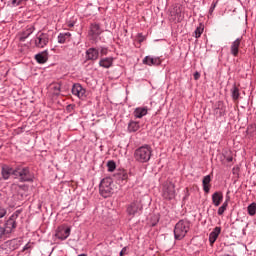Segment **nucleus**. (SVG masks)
<instances>
[{"mask_svg":"<svg viewBox=\"0 0 256 256\" xmlns=\"http://www.w3.org/2000/svg\"><path fill=\"white\" fill-rule=\"evenodd\" d=\"M153 155V148L145 144L137 148L134 152V159L137 163H149Z\"/></svg>","mask_w":256,"mask_h":256,"instance_id":"nucleus-1","label":"nucleus"},{"mask_svg":"<svg viewBox=\"0 0 256 256\" xmlns=\"http://www.w3.org/2000/svg\"><path fill=\"white\" fill-rule=\"evenodd\" d=\"M191 229V222L187 219L179 220L174 227V238L176 241L185 239L187 233Z\"/></svg>","mask_w":256,"mask_h":256,"instance_id":"nucleus-2","label":"nucleus"},{"mask_svg":"<svg viewBox=\"0 0 256 256\" xmlns=\"http://www.w3.org/2000/svg\"><path fill=\"white\" fill-rule=\"evenodd\" d=\"M14 177L15 179H19L20 183H33V179H35L29 167H23L21 165L14 168Z\"/></svg>","mask_w":256,"mask_h":256,"instance_id":"nucleus-3","label":"nucleus"},{"mask_svg":"<svg viewBox=\"0 0 256 256\" xmlns=\"http://www.w3.org/2000/svg\"><path fill=\"white\" fill-rule=\"evenodd\" d=\"M99 191L104 199L111 197V195H113V179L109 177L102 179L99 185Z\"/></svg>","mask_w":256,"mask_h":256,"instance_id":"nucleus-4","label":"nucleus"},{"mask_svg":"<svg viewBox=\"0 0 256 256\" xmlns=\"http://www.w3.org/2000/svg\"><path fill=\"white\" fill-rule=\"evenodd\" d=\"M176 192H175V183L173 182H167L163 185L162 189V197L166 201H172V199H175Z\"/></svg>","mask_w":256,"mask_h":256,"instance_id":"nucleus-5","label":"nucleus"},{"mask_svg":"<svg viewBox=\"0 0 256 256\" xmlns=\"http://www.w3.org/2000/svg\"><path fill=\"white\" fill-rule=\"evenodd\" d=\"M49 43V34L38 32L36 36L34 37V44L35 47L38 49H43V47H47V44Z\"/></svg>","mask_w":256,"mask_h":256,"instance_id":"nucleus-6","label":"nucleus"},{"mask_svg":"<svg viewBox=\"0 0 256 256\" xmlns=\"http://www.w3.org/2000/svg\"><path fill=\"white\" fill-rule=\"evenodd\" d=\"M19 218V211L13 213L5 223V232L12 233L13 229L17 228V219Z\"/></svg>","mask_w":256,"mask_h":256,"instance_id":"nucleus-7","label":"nucleus"},{"mask_svg":"<svg viewBox=\"0 0 256 256\" xmlns=\"http://www.w3.org/2000/svg\"><path fill=\"white\" fill-rule=\"evenodd\" d=\"M142 210H143V205L141 204V202L133 201L132 203L127 205L126 213L130 217H135V215H137V213H139V211H142Z\"/></svg>","mask_w":256,"mask_h":256,"instance_id":"nucleus-8","label":"nucleus"},{"mask_svg":"<svg viewBox=\"0 0 256 256\" xmlns=\"http://www.w3.org/2000/svg\"><path fill=\"white\" fill-rule=\"evenodd\" d=\"M71 93L72 95H75V97H78V99H84L87 90H85L80 83H75L72 86Z\"/></svg>","mask_w":256,"mask_h":256,"instance_id":"nucleus-9","label":"nucleus"},{"mask_svg":"<svg viewBox=\"0 0 256 256\" xmlns=\"http://www.w3.org/2000/svg\"><path fill=\"white\" fill-rule=\"evenodd\" d=\"M69 235H71V228L58 227L55 237H57V239H60V241H65V239H67Z\"/></svg>","mask_w":256,"mask_h":256,"instance_id":"nucleus-10","label":"nucleus"},{"mask_svg":"<svg viewBox=\"0 0 256 256\" xmlns=\"http://www.w3.org/2000/svg\"><path fill=\"white\" fill-rule=\"evenodd\" d=\"M99 59V48L91 47L86 50V61H97Z\"/></svg>","mask_w":256,"mask_h":256,"instance_id":"nucleus-11","label":"nucleus"},{"mask_svg":"<svg viewBox=\"0 0 256 256\" xmlns=\"http://www.w3.org/2000/svg\"><path fill=\"white\" fill-rule=\"evenodd\" d=\"M20 245H23V239L22 238H16V239L8 240L5 243V246L9 249V251L17 250Z\"/></svg>","mask_w":256,"mask_h":256,"instance_id":"nucleus-12","label":"nucleus"},{"mask_svg":"<svg viewBox=\"0 0 256 256\" xmlns=\"http://www.w3.org/2000/svg\"><path fill=\"white\" fill-rule=\"evenodd\" d=\"M241 41H243V37L237 38L235 41L232 42L230 47V53L233 57H238L239 55V47H241Z\"/></svg>","mask_w":256,"mask_h":256,"instance_id":"nucleus-13","label":"nucleus"},{"mask_svg":"<svg viewBox=\"0 0 256 256\" xmlns=\"http://www.w3.org/2000/svg\"><path fill=\"white\" fill-rule=\"evenodd\" d=\"M226 111L227 108L225 107V103H223V101H218L214 106V113L220 117H225Z\"/></svg>","mask_w":256,"mask_h":256,"instance_id":"nucleus-14","label":"nucleus"},{"mask_svg":"<svg viewBox=\"0 0 256 256\" xmlns=\"http://www.w3.org/2000/svg\"><path fill=\"white\" fill-rule=\"evenodd\" d=\"M15 168H11L7 165L3 166L1 168V175H2V179H4V181H7L9 179V177H11V175H13L15 177Z\"/></svg>","mask_w":256,"mask_h":256,"instance_id":"nucleus-15","label":"nucleus"},{"mask_svg":"<svg viewBox=\"0 0 256 256\" xmlns=\"http://www.w3.org/2000/svg\"><path fill=\"white\" fill-rule=\"evenodd\" d=\"M35 32V26L29 25L25 28V30L21 33L20 41L25 42V40L29 39L31 35Z\"/></svg>","mask_w":256,"mask_h":256,"instance_id":"nucleus-16","label":"nucleus"},{"mask_svg":"<svg viewBox=\"0 0 256 256\" xmlns=\"http://www.w3.org/2000/svg\"><path fill=\"white\" fill-rule=\"evenodd\" d=\"M212 203L214 207H219L223 203V192L216 191L212 194Z\"/></svg>","mask_w":256,"mask_h":256,"instance_id":"nucleus-17","label":"nucleus"},{"mask_svg":"<svg viewBox=\"0 0 256 256\" xmlns=\"http://www.w3.org/2000/svg\"><path fill=\"white\" fill-rule=\"evenodd\" d=\"M219 235H221V227L216 226L213 231L209 234V243L210 245H213L215 241L219 238Z\"/></svg>","mask_w":256,"mask_h":256,"instance_id":"nucleus-18","label":"nucleus"},{"mask_svg":"<svg viewBox=\"0 0 256 256\" xmlns=\"http://www.w3.org/2000/svg\"><path fill=\"white\" fill-rule=\"evenodd\" d=\"M35 59L37 63L43 65L44 63H47V61L49 60V53L47 52V50L42 51L35 55Z\"/></svg>","mask_w":256,"mask_h":256,"instance_id":"nucleus-19","label":"nucleus"},{"mask_svg":"<svg viewBox=\"0 0 256 256\" xmlns=\"http://www.w3.org/2000/svg\"><path fill=\"white\" fill-rule=\"evenodd\" d=\"M102 31H101V26L97 23H93L90 25V31H89V35L91 37H99V35H101Z\"/></svg>","mask_w":256,"mask_h":256,"instance_id":"nucleus-20","label":"nucleus"},{"mask_svg":"<svg viewBox=\"0 0 256 256\" xmlns=\"http://www.w3.org/2000/svg\"><path fill=\"white\" fill-rule=\"evenodd\" d=\"M99 66L103 67L104 69H109L113 67V57H106L100 59Z\"/></svg>","mask_w":256,"mask_h":256,"instance_id":"nucleus-21","label":"nucleus"},{"mask_svg":"<svg viewBox=\"0 0 256 256\" xmlns=\"http://www.w3.org/2000/svg\"><path fill=\"white\" fill-rule=\"evenodd\" d=\"M148 111L149 109H147V107H138L134 110V117H136V119H143Z\"/></svg>","mask_w":256,"mask_h":256,"instance_id":"nucleus-22","label":"nucleus"},{"mask_svg":"<svg viewBox=\"0 0 256 256\" xmlns=\"http://www.w3.org/2000/svg\"><path fill=\"white\" fill-rule=\"evenodd\" d=\"M143 63L144 65H161V59L159 58H153L151 56H146L144 59H143Z\"/></svg>","mask_w":256,"mask_h":256,"instance_id":"nucleus-23","label":"nucleus"},{"mask_svg":"<svg viewBox=\"0 0 256 256\" xmlns=\"http://www.w3.org/2000/svg\"><path fill=\"white\" fill-rule=\"evenodd\" d=\"M210 183H211V176L210 175L204 176V178L202 180L204 193H209V191H211V184Z\"/></svg>","mask_w":256,"mask_h":256,"instance_id":"nucleus-24","label":"nucleus"},{"mask_svg":"<svg viewBox=\"0 0 256 256\" xmlns=\"http://www.w3.org/2000/svg\"><path fill=\"white\" fill-rule=\"evenodd\" d=\"M114 177L118 179V181H127L129 179V174L127 173V170H118L117 173L114 174Z\"/></svg>","mask_w":256,"mask_h":256,"instance_id":"nucleus-25","label":"nucleus"},{"mask_svg":"<svg viewBox=\"0 0 256 256\" xmlns=\"http://www.w3.org/2000/svg\"><path fill=\"white\" fill-rule=\"evenodd\" d=\"M69 39H71V32L60 33L58 35V43H60V45H63L69 41Z\"/></svg>","mask_w":256,"mask_h":256,"instance_id":"nucleus-26","label":"nucleus"},{"mask_svg":"<svg viewBox=\"0 0 256 256\" xmlns=\"http://www.w3.org/2000/svg\"><path fill=\"white\" fill-rule=\"evenodd\" d=\"M170 15L172 19H177V21H181V8H173L170 12Z\"/></svg>","mask_w":256,"mask_h":256,"instance_id":"nucleus-27","label":"nucleus"},{"mask_svg":"<svg viewBox=\"0 0 256 256\" xmlns=\"http://www.w3.org/2000/svg\"><path fill=\"white\" fill-rule=\"evenodd\" d=\"M139 129H140L139 122L130 121V123L128 124V131L130 133H135L139 131Z\"/></svg>","mask_w":256,"mask_h":256,"instance_id":"nucleus-28","label":"nucleus"},{"mask_svg":"<svg viewBox=\"0 0 256 256\" xmlns=\"http://www.w3.org/2000/svg\"><path fill=\"white\" fill-rule=\"evenodd\" d=\"M227 207H229V197H227L223 204L218 208V215H223L227 211Z\"/></svg>","mask_w":256,"mask_h":256,"instance_id":"nucleus-29","label":"nucleus"},{"mask_svg":"<svg viewBox=\"0 0 256 256\" xmlns=\"http://www.w3.org/2000/svg\"><path fill=\"white\" fill-rule=\"evenodd\" d=\"M246 133L249 137H255L256 135V125L255 124H249Z\"/></svg>","mask_w":256,"mask_h":256,"instance_id":"nucleus-30","label":"nucleus"},{"mask_svg":"<svg viewBox=\"0 0 256 256\" xmlns=\"http://www.w3.org/2000/svg\"><path fill=\"white\" fill-rule=\"evenodd\" d=\"M248 215L250 217H255L256 215V202H252L250 205L247 207Z\"/></svg>","mask_w":256,"mask_h":256,"instance_id":"nucleus-31","label":"nucleus"},{"mask_svg":"<svg viewBox=\"0 0 256 256\" xmlns=\"http://www.w3.org/2000/svg\"><path fill=\"white\" fill-rule=\"evenodd\" d=\"M241 94L239 93V89L236 85H234L231 89V97L233 99V101H237V99H239V96Z\"/></svg>","mask_w":256,"mask_h":256,"instance_id":"nucleus-32","label":"nucleus"},{"mask_svg":"<svg viewBox=\"0 0 256 256\" xmlns=\"http://www.w3.org/2000/svg\"><path fill=\"white\" fill-rule=\"evenodd\" d=\"M107 168H108L109 173H113V171H115V169H117V164L115 163V161L109 160L107 162Z\"/></svg>","mask_w":256,"mask_h":256,"instance_id":"nucleus-33","label":"nucleus"},{"mask_svg":"<svg viewBox=\"0 0 256 256\" xmlns=\"http://www.w3.org/2000/svg\"><path fill=\"white\" fill-rule=\"evenodd\" d=\"M203 31H204V28L202 26H199L196 28L195 30V38L196 39H199V37H201V35H203Z\"/></svg>","mask_w":256,"mask_h":256,"instance_id":"nucleus-34","label":"nucleus"},{"mask_svg":"<svg viewBox=\"0 0 256 256\" xmlns=\"http://www.w3.org/2000/svg\"><path fill=\"white\" fill-rule=\"evenodd\" d=\"M136 40L138 41V43H143V41H145V36L143 35V33H138L136 36Z\"/></svg>","mask_w":256,"mask_h":256,"instance_id":"nucleus-35","label":"nucleus"},{"mask_svg":"<svg viewBox=\"0 0 256 256\" xmlns=\"http://www.w3.org/2000/svg\"><path fill=\"white\" fill-rule=\"evenodd\" d=\"M12 7H19L21 3H23V0H10Z\"/></svg>","mask_w":256,"mask_h":256,"instance_id":"nucleus-36","label":"nucleus"},{"mask_svg":"<svg viewBox=\"0 0 256 256\" xmlns=\"http://www.w3.org/2000/svg\"><path fill=\"white\" fill-rule=\"evenodd\" d=\"M7 215V210L0 206V219H3Z\"/></svg>","mask_w":256,"mask_h":256,"instance_id":"nucleus-37","label":"nucleus"},{"mask_svg":"<svg viewBox=\"0 0 256 256\" xmlns=\"http://www.w3.org/2000/svg\"><path fill=\"white\" fill-rule=\"evenodd\" d=\"M99 51L101 55H107V53H109V50L107 49V47H101Z\"/></svg>","mask_w":256,"mask_h":256,"instance_id":"nucleus-38","label":"nucleus"},{"mask_svg":"<svg viewBox=\"0 0 256 256\" xmlns=\"http://www.w3.org/2000/svg\"><path fill=\"white\" fill-rule=\"evenodd\" d=\"M128 249L129 247L125 246L122 248V250L120 251V256H124V255H127L128 254Z\"/></svg>","mask_w":256,"mask_h":256,"instance_id":"nucleus-39","label":"nucleus"},{"mask_svg":"<svg viewBox=\"0 0 256 256\" xmlns=\"http://www.w3.org/2000/svg\"><path fill=\"white\" fill-rule=\"evenodd\" d=\"M6 233L5 228L0 227V241L3 239V237H5Z\"/></svg>","mask_w":256,"mask_h":256,"instance_id":"nucleus-40","label":"nucleus"},{"mask_svg":"<svg viewBox=\"0 0 256 256\" xmlns=\"http://www.w3.org/2000/svg\"><path fill=\"white\" fill-rule=\"evenodd\" d=\"M233 175H239V166H234L232 169Z\"/></svg>","mask_w":256,"mask_h":256,"instance_id":"nucleus-41","label":"nucleus"},{"mask_svg":"<svg viewBox=\"0 0 256 256\" xmlns=\"http://www.w3.org/2000/svg\"><path fill=\"white\" fill-rule=\"evenodd\" d=\"M28 249H31V244L27 243L23 248H22V253H25V251H28Z\"/></svg>","mask_w":256,"mask_h":256,"instance_id":"nucleus-42","label":"nucleus"},{"mask_svg":"<svg viewBox=\"0 0 256 256\" xmlns=\"http://www.w3.org/2000/svg\"><path fill=\"white\" fill-rule=\"evenodd\" d=\"M193 77H194L195 81H199V79L201 78V73L195 72Z\"/></svg>","mask_w":256,"mask_h":256,"instance_id":"nucleus-43","label":"nucleus"},{"mask_svg":"<svg viewBox=\"0 0 256 256\" xmlns=\"http://www.w3.org/2000/svg\"><path fill=\"white\" fill-rule=\"evenodd\" d=\"M75 109V105L73 104H69L67 107H66V110L69 111V113H71V111Z\"/></svg>","mask_w":256,"mask_h":256,"instance_id":"nucleus-44","label":"nucleus"},{"mask_svg":"<svg viewBox=\"0 0 256 256\" xmlns=\"http://www.w3.org/2000/svg\"><path fill=\"white\" fill-rule=\"evenodd\" d=\"M227 163H233V155H229L225 157Z\"/></svg>","mask_w":256,"mask_h":256,"instance_id":"nucleus-45","label":"nucleus"},{"mask_svg":"<svg viewBox=\"0 0 256 256\" xmlns=\"http://www.w3.org/2000/svg\"><path fill=\"white\" fill-rule=\"evenodd\" d=\"M54 91H58V93H56V95H59V93L61 92V85H56L54 86Z\"/></svg>","mask_w":256,"mask_h":256,"instance_id":"nucleus-46","label":"nucleus"},{"mask_svg":"<svg viewBox=\"0 0 256 256\" xmlns=\"http://www.w3.org/2000/svg\"><path fill=\"white\" fill-rule=\"evenodd\" d=\"M159 223V217H155V221H153L152 223H151V226L152 227H155V225H157Z\"/></svg>","mask_w":256,"mask_h":256,"instance_id":"nucleus-47","label":"nucleus"},{"mask_svg":"<svg viewBox=\"0 0 256 256\" xmlns=\"http://www.w3.org/2000/svg\"><path fill=\"white\" fill-rule=\"evenodd\" d=\"M215 7H216V4H212V6H211V8H210V13H213V9H215Z\"/></svg>","mask_w":256,"mask_h":256,"instance_id":"nucleus-48","label":"nucleus"},{"mask_svg":"<svg viewBox=\"0 0 256 256\" xmlns=\"http://www.w3.org/2000/svg\"><path fill=\"white\" fill-rule=\"evenodd\" d=\"M0 181H3V177H0Z\"/></svg>","mask_w":256,"mask_h":256,"instance_id":"nucleus-49","label":"nucleus"},{"mask_svg":"<svg viewBox=\"0 0 256 256\" xmlns=\"http://www.w3.org/2000/svg\"><path fill=\"white\" fill-rule=\"evenodd\" d=\"M69 27H73V24H70Z\"/></svg>","mask_w":256,"mask_h":256,"instance_id":"nucleus-50","label":"nucleus"}]
</instances>
